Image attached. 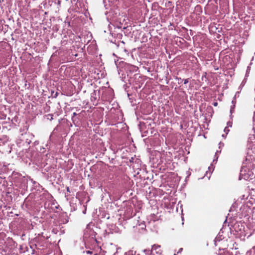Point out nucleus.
Wrapping results in <instances>:
<instances>
[{
	"label": "nucleus",
	"mask_w": 255,
	"mask_h": 255,
	"mask_svg": "<svg viewBox=\"0 0 255 255\" xmlns=\"http://www.w3.org/2000/svg\"><path fill=\"white\" fill-rule=\"evenodd\" d=\"M146 251H147V250H144V252H146ZM149 251L148 250V252H149Z\"/></svg>",
	"instance_id": "7"
},
{
	"label": "nucleus",
	"mask_w": 255,
	"mask_h": 255,
	"mask_svg": "<svg viewBox=\"0 0 255 255\" xmlns=\"http://www.w3.org/2000/svg\"><path fill=\"white\" fill-rule=\"evenodd\" d=\"M217 105H218V103H214V105L215 106H217Z\"/></svg>",
	"instance_id": "5"
},
{
	"label": "nucleus",
	"mask_w": 255,
	"mask_h": 255,
	"mask_svg": "<svg viewBox=\"0 0 255 255\" xmlns=\"http://www.w3.org/2000/svg\"><path fill=\"white\" fill-rule=\"evenodd\" d=\"M188 79L184 80V84H186L187 83H188Z\"/></svg>",
	"instance_id": "2"
},
{
	"label": "nucleus",
	"mask_w": 255,
	"mask_h": 255,
	"mask_svg": "<svg viewBox=\"0 0 255 255\" xmlns=\"http://www.w3.org/2000/svg\"><path fill=\"white\" fill-rule=\"evenodd\" d=\"M225 131H229V129H227V128H225Z\"/></svg>",
	"instance_id": "6"
},
{
	"label": "nucleus",
	"mask_w": 255,
	"mask_h": 255,
	"mask_svg": "<svg viewBox=\"0 0 255 255\" xmlns=\"http://www.w3.org/2000/svg\"><path fill=\"white\" fill-rule=\"evenodd\" d=\"M157 254H158V255H161V252H160L159 251H158L156 252Z\"/></svg>",
	"instance_id": "4"
},
{
	"label": "nucleus",
	"mask_w": 255,
	"mask_h": 255,
	"mask_svg": "<svg viewBox=\"0 0 255 255\" xmlns=\"http://www.w3.org/2000/svg\"><path fill=\"white\" fill-rule=\"evenodd\" d=\"M86 253L87 254H92V252H91L90 251H86Z\"/></svg>",
	"instance_id": "3"
},
{
	"label": "nucleus",
	"mask_w": 255,
	"mask_h": 255,
	"mask_svg": "<svg viewBox=\"0 0 255 255\" xmlns=\"http://www.w3.org/2000/svg\"><path fill=\"white\" fill-rule=\"evenodd\" d=\"M160 248V246H156V245H154L153 247H152V250H151V255H154V251H155V250H157L158 249H159Z\"/></svg>",
	"instance_id": "1"
}]
</instances>
